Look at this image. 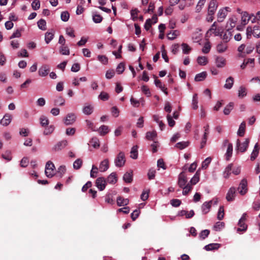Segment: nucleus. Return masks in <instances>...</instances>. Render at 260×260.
I'll list each match as a JSON object with an SVG mask.
<instances>
[{
    "mask_svg": "<svg viewBox=\"0 0 260 260\" xmlns=\"http://www.w3.org/2000/svg\"><path fill=\"white\" fill-rule=\"evenodd\" d=\"M90 142L94 148H98L100 147V142L97 138H92Z\"/></svg>",
    "mask_w": 260,
    "mask_h": 260,
    "instance_id": "nucleus-58",
    "label": "nucleus"
},
{
    "mask_svg": "<svg viewBox=\"0 0 260 260\" xmlns=\"http://www.w3.org/2000/svg\"><path fill=\"white\" fill-rule=\"evenodd\" d=\"M246 214L244 213L239 219L238 222V225L239 226V228L237 230V232H245L246 231L247 226L245 223L246 220Z\"/></svg>",
    "mask_w": 260,
    "mask_h": 260,
    "instance_id": "nucleus-9",
    "label": "nucleus"
},
{
    "mask_svg": "<svg viewBox=\"0 0 260 260\" xmlns=\"http://www.w3.org/2000/svg\"><path fill=\"white\" fill-rule=\"evenodd\" d=\"M109 168V161L108 159L106 158L102 161L98 169L101 172H106Z\"/></svg>",
    "mask_w": 260,
    "mask_h": 260,
    "instance_id": "nucleus-20",
    "label": "nucleus"
},
{
    "mask_svg": "<svg viewBox=\"0 0 260 260\" xmlns=\"http://www.w3.org/2000/svg\"><path fill=\"white\" fill-rule=\"evenodd\" d=\"M211 158L210 157H208L206 158L202 164L201 168L203 169H206L208 168L209 165L210 164L211 161Z\"/></svg>",
    "mask_w": 260,
    "mask_h": 260,
    "instance_id": "nucleus-57",
    "label": "nucleus"
},
{
    "mask_svg": "<svg viewBox=\"0 0 260 260\" xmlns=\"http://www.w3.org/2000/svg\"><path fill=\"white\" fill-rule=\"evenodd\" d=\"M234 84V78L232 77H230L226 79L225 84L224 85V87L227 89H230L232 88Z\"/></svg>",
    "mask_w": 260,
    "mask_h": 260,
    "instance_id": "nucleus-38",
    "label": "nucleus"
},
{
    "mask_svg": "<svg viewBox=\"0 0 260 260\" xmlns=\"http://www.w3.org/2000/svg\"><path fill=\"white\" fill-rule=\"evenodd\" d=\"M93 111V107L90 105H85L82 109L83 113L87 115H90Z\"/></svg>",
    "mask_w": 260,
    "mask_h": 260,
    "instance_id": "nucleus-33",
    "label": "nucleus"
},
{
    "mask_svg": "<svg viewBox=\"0 0 260 260\" xmlns=\"http://www.w3.org/2000/svg\"><path fill=\"white\" fill-rule=\"evenodd\" d=\"M60 53L62 55H69L70 50L68 46L61 45L59 48Z\"/></svg>",
    "mask_w": 260,
    "mask_h": 260,
    "instance_id": "nucleus-55",
    "label": "nucleus"
},
{
    "mask_svg": "<svg viewBox=\"0 0 260 260\" xmlns=\"http://www.w3.org/2000/svg\"><path fill=\"white\" fill-rule=\"evenodd\" d=\"M98 168L95 165H93L92 166V169L90 171V177L92 178H95L97 176L98 173Z\"/></svg>",
    "mask_w": 260,
    "mask_h": 260,
    "instance_id": "nucleus-56",
    "label": "nucleus"
},
{
    "mask_svg": "<svg viewBox=\"0 0 260 260\" xmlns=\"http://www.w3.org/2000/svg\"><path fill=\"white\" fill-rule=\"evenodd\" d=\"M231 8L225 7L220 9L217 14V20L218 22H222L228 15V12L231 11Z\"/></svg>",
    "mask_w": 260,
    "mask_h": 260,
    "instance_id": "nucleus-8",
    "label": "nucleus"
},
{
    "mask_svg": "<svg viewBox=\"0 0 260 260\" xmlns=\"http://www.w3.org/2000/svg\"><path fill=\"white\" fill-rule=\"evenodd\" d=\"M246 127V123L244 121H243L240 125L238 131L237 132L238 136L240 137H243L245 134Z\"/></svg>",
    "mask_w": 260,
    "mask_h": 260,
    "instance_id": "nucleus-36",
    "label": "nucleus"
},
{
    "mask_svg": "<svg viewBox=\"0 0 260 260\" xmlns=\"http://www.w3.org/2000/svg\"><path fill=\"white\" fill-rule=\"evenodd\" d=\"M217 8V3L216 0H211L208 6V12L210 14H214Z\"/></svg>",
    "mask_w": 260,
    "mask_h": 260,
    "instance_id": "nucleus-26",
    "label": "nucleus"
},
{
    "mask_svg": "<svg viewBox=\"0 0 260 260\" xmlns=\"http://www.w3.org/2000/svg\"><path fill=\"white\" fill-rule=\"evenodd\" d=\"M233 36V31L231 29L228 28L225 31H224L222 36H221V39L225 43H228L230 41Z\"/></svg>",
    "mask_w": 260,
    "mask_h": 260,
    "instance_id": "nucleus-16",
    "label": "nucleus"
},
{
    "mask_svg": "<svg viewBox=\"0 0 260 260\" xmlns=\"http://www.w3.org/2000/svg\"><path fill=\"white\" fill-rule=\"evenodd\" d=\"M68 142L67 140H63L60 142H58L56 144H55L53 149L55 151H59L64 148L66 146H67Z\"/></svg>",
    "mask_w": 260,
    "mask_h": 260,
    "instance_id": "nucleus-28",
    "label": "nucleus"
},
{
    "mask_svg": "<svg viewBox=\"0 0 260 260\" xmlns=\"http://www.w3.org/2000/svg\"><path fill=\"white\" fill-rule=\"evenodd\" d=\"M238 190L239 193L242 196H243L247 193L248 190L247 181L245 179H243L241 180L238 188Z\"/></svg>",
    "mask_w": 260,
    "mask_h": 260,
    "instance_id": "nucleus-11",
    "label": "nucleus"
},
{
    "mask_svg": "<svg viewBox=\"0 0 260 260\" xmlns=\"http://www.w3.org/2000/svg\"><path fill=\"white\" fill-rule=\"evenodd\" d=\"M92 20L95 23H99L102 22L103 17L99 14H93Z\"/></svg>",
    "mask_w": 260,
    "mask_h": 260,
    "instance_id": "nucleus-64",
    "label": "nucleus"
},
{
    "mask_svg": "<svg viewBox=\"0 0 260 260\" xmlns=\"http://www.w3.org/2000/svg\"><path fill=\"white\" fill-rule=\"evenodd\" d=\"M82 165V161L81 159H76L73 163V168L74 169H79Z\"/></svg>",
    "mask_w": 260,
    "mask_h": 260,
    "instance_id": "nucleus-62",
    "label": "nucleus"
},
{
    "mask_svg": "<svg viewBox=\"0 0 260 260\" xmlns=\"http://www.w3.org/2000/svg\"><path fill=\"white\" fill-rule=\"evenodd\" d=\"M207 76V74L206 72H202L196 75L194 80L196 81H202L206 78Z\"/></svg>",
    "mask_w": 260,
    "mask_h": 260,
    "instance_id": "nucleus-40",
    "label": "nucleus"
},
{
    "mask_svg": "<svg viewBox=\"0 0 260 260\" xmlns=\"http://www.w3.org/2000/svg\"><path fill=\"white\" fill-rule=\"evenodd\" d=\"M223 145L227 146L226 151L225 154L226 160H229L233 154V145L232 143L229 142L228 140H225L223 141Z\"/></svg>",
    "mask_w": 260,
    "mask_h": 260,
    "instance_id": "nucleus-10",
    "label": "nucleus"
},
{
    "mask_svg": "<svg viewBox=\"0 0 260 260\" xmlns=\"http://www.w3.org/2000/svg\"><path fill=\"white\" fill-rule=\"evenodd\" d=\"M66 172V168L64 166H60L57 171L56 175L59 178L62 177Z\"/></svg>",
    "mask_w": 260,
    "mask_h": 260,
    "instance_id": "nucleus-46",
    "label": "nucleus"
},
{
    "mask_svg": "<svg viewBox=\"0 0 260 260\" xmlns=\"http://www.w3.org/2000/svg\"><path fill=\"white\" fill-rule=\"evenodd\" d=\"M77 116L74 113H68L63 119L65 125H70L73 124L76 121Z\"/></svg>",
    "mask_w": 260,
    "mask_h": 260,
    "instance_id": "nucleus-6",
    "label": "nucleus"
},
{
    "mask_svg": "<svg viewBox=\"0 0 260 260\" xmlns=\"http://www.w3.org/2000/svg\"><path fill=\"white\" fill-rule=\"evenodd\" d=\"M233 167V164H229L226 168L223 173V176L224 178H228L230 177V175L231 174V171L232 170Z\"/></svg>",
    "mask_w": 260,
    "mask_h": 260,
    "instance_id": "nucleus-31",
    "label": "nucleus"
},
{
    "mask_svg": "<svg viewBox=\"0 0 260 260\" xmlns=\"http://www.w3.org/2000/svg\"><path fill=\"white\" fill-rule=\"evenodd\" d=\"M220 244L218 243H211L206 245L204 249L206 251H211L218 249L220 247Z\"/></svg>",
    "mask_w": 260,
    "mask_h": 260,
    "instance_id": "nucleus-32",
    "label": "nucleus"
},
{
    "mask_svg": "<svg viewBox=\"0 0 260 260\" xmlns=\"http://www.w3.org/2000/svg\"><path fill=\"white\" fill-rule=\"evenodd\" d=\"M191 106L193 109L196 110L198 108V97L197 93H194L192 96Z\"/></svg>",
    "mask_w": 260,
    "mask_h": 260,
    "instance_id": "nucleus-43",
    "label": "nucleus"
},
{
    "mask_svg": "<svg viewBox=\"0 0 260 260\" xmlns=\"http://www.w3.org/2000/svg\"><path fill=\"white\" fill-rule=\"evenodd\" d=\"M55 166L51 161L47 162L45 166V174L48 178L52 177L55 174Z\"/></svg>",
    "mask_w": 260,
    "mask_h": 260,
    "instance_id": "nucleus-4",
    "label": "nucleus"
},
{
    "mask_svg": "<svg viewBox=\"0 0 260 260\" xmlns=\"http://www.w3.org/2000/svg\"><path fill=\"white\" fill-rule=\"evenodd\" d=\"M249 143V140L248 139H246L242 143H241L240 140L238 139L236 143V150L241 152H245L248 147Z\"/></svg>",
    "mask_w": 260,
    "mask_h": 260,
    "instance_id": "nucleus-5",
    "label": "nucleus"
},
{
    "mask_svg": "<svg viewBox=\"0 0 260 260\" xmlns=\"http://www.w3.org/2000/svg\"><path fill=\"white\" fill-rule=\"evenodd\" d=\"M227 43L220 42L216 46V50L219 53H222L226 51L228 49Z\"/></svg>",
    "mask_w": 260,
    "mask_h": 260,
    "instance_id": "nucleus-27",
    "label": "nucleus"
},
{
    "mask_svg": "<svg viewBox=\"0 0 260 260\" xmlns=\"http://www.w3.org/2000/svg\"><path fill=\"white\" fill-rule=\"evenodd\" d=\"M212 204V201L205 202L203 204L201 208L203 214H206L210 211Z\"/></svg>",
    "mask_w": 260,
    "mask_h": 260,
    "instance_id": "nucleus-25",
    "label": "nucleus"
},
{
    "mask_svg": "<svg viewBox=\"0 0 260 260\" xmlns=\"http://www.w3.org/2000/svg\"><path fill=\"white\" fill-rule=\"evenodd\" d=\"M54 38V34L52 32H47L45 36V41L47 44H49Z\"/></svg>",
    "mask_w": 260,
    "mask_h": 260,
    "instance_id": "nucleus-52",
    "label": "nucleus"
},
{
    "mask_svg": "<svg viewBox=\"0 0 260 260\" xmlns=\"http://www.w3.org/2000/svg\"><path fill=\"white\" fill-rule=\"evenodd\" d=\"M98 59L103 64H107L108 62V59L105 55H99Z\"/></svg>",
    "mask_w": 260,
    "mask_h": 260,
    "instance_id": "nucleus-63",
    "label": "nucleus"
},
{
    "mask_svg": "<svg viewBox=\"0 0 260 260\" xmlns=\"http://www.w3.org/2000/svg\"><path fill=\"white\" fill-rule=\"evenodd\" d=\"M254 48L255 46L253 44H242L238 47V51L241 53L248 54L252 53Z\"/></svg>",
    "mask_w": 260,
    "mask_h": 260,
    "instance_id": "nucleus-2",
    "label": "nucleus"
},
{
    "mask_svg": "<svg viewBox=\"0 0 260 260\" xmlns=\"http://www.w3.org/2000/svg\"><path fill=\"white\" fill-rule=\"evenodd\" d=\"M138 146L137 145L134 146L131 149L130 157L133 159H137L138 157Z\"/></svg>",
    "mask_w": 260,
    "mask_h": 260,
    "instance_id": "nucleus-44",
    "label": "nucleus"
},
{
    "mask_svg": "<svg viewBox=\"0 0 260 260\" xmlns=\"http://www.w3.org/2000/svg\"><path fill=\"white\" fill-rule=\"evenodd\" d=\"M65 103L64 99L61 96L56 97L54 100V104L56 106H63Z\"/></svg>",
    "mask_w": 260,
    "mask_h": 260,
    "instance_id": "nucleus-45",
    "label": "nucleus"
},
{
    "mask_svg": "<svg viewBox=\"0 0 260 260\" xmlns=\"http://www.w3.org/2000/svg\"><path fill=\"white\" fill-rule=\"evenodd\" d=\"M188 145V143L187 142H178L177 143L176 145H175V147H177V148H179V149H184L185 148L187 147Z\"/></svg>",
    "mask_w": 260,
    "mask_h": 260,
    "instance_id": "nucleus-60",
    "label": "nucleus"
},
{
    "mask_svg": "<svg viewBox=\"0 0 260 260\" xmlns=\"http://www.w3.org/2000/svg\"><path fill=\"white\" fill-rule=\"evenodd\" d=\"M12 121V116L10 114H6L1 119L0 123L3 126L8 125Z\"/></svg>",
    "mask_w": 260,
    "mask_h": 260,
    "instance_id": "nucleus-24",
    "label": "nucleus"
},
{
    "mask_svg": "<svg viewBox=\"0 0 260 260\" xmlns=\"http://www.w3.org/2000/svg\"><path fill=\"white\" fill-rule=\"evenodd\" d=\"M117 178L115 172L111 173L108 177L106 182L110 184H114L117 182Z\"/></svg>",
    "mask_w": 260,
    "mask_h": 260,
    "instance_id": "nucleus-29",
    "label": "nucleus"
},
{
    "mask_svg": "<svg viewBox=\"0 0 260 260\" xmlns=\"http://www.w3.org/2000/svg\"><path fill=\"white\" fill-rule=\"evenodd\" d=\"M208 33L213 34L215 36H222L221 30L219 28H217L215 25V22L212 25L210 29L208 30Z\"/></svg>",
    "mask_w": 260,
    "mask_h": 260,
    "instance_id": "nucleus-23",
    "label": "nucleus"
},
{
    "mask_svg": "<svg viewBox=\"0 0 260 260\" xmlns=\"http://www.w3.org/2000/svg\"><path fill=\"white\" fill-rule=\"evenodd\" d=\"M181 47L182 49L183 53L185 54H189L191 50V48L190 46H189V45L186 43H182L181 44Z\"/></svg>",
    "mask_w": 260,
    "mask_h": 260,
    "instance_id": "nucleus-50",
    "label": "nucleus"
},
{
    "mask_svg": "<svg viewBox=\"0 0 260 260\" xmlns=\"http://www.w3.org/2000/svg\"><path fill=\"white\" fill-rule=\"evenodd\" d=\"M215 64L217 68H223L226 64V60L222 56H217L215 60Z\"/></svg>",
    "mask_w": 260,
    "mask_h": 260,
    "instance_id": "nucleus-21",
    "label": "nucleus"
},
{
    "mask_svg": "<svg viewBox=\"0 0 260 260\" xmlns=\"http://www.w3.org/2000/svg\"><path fill=\"white\" fill-rule=\"evenodd\" d=\"M106 180L104 177H99L95 181L97 188L100 190H103L106 186Z\"/></svg>",
    "mask_w": 260,
    "mask_h": 260,
    "instance_id": "nucleus-12",
    "label": "nucleus"
},
{
    "mask_svg": "<svg viewBox=\"0 0 260 260\" xmlns=\"http://www.w3.org/2000/svg\"><path fill=\"white\" fill-rule=\"evenodd\" d=\"M70 18V14L67 11H63L61 13L60 18L61 20L63 22H67L69 20Z\"/></svg>",
    "mask_w": 260,
    "mask_h": 260,
    "instance_id": "nucleus-54",
    "label": "nucleus"
},
{
    "mask_svg": "<svg viewBox=\"0 0 260 260\" xmlns=\"http://www.w3.org/2000/svg\"><path fill=\"white\" fill-rule=\"evenodd\" d=\"M181 188L182 189L183 195L186 196L192 190V186L189 183H187L186 186L181 187Z\"/></svg>",
    "mask_w": 260,
    "mask_h": 260,
    "instance_id": "nucleus-42",
    "label": "nucleus"
},
{
    "mask_svg": "<svg viewBox=\"0 0 260 260\" xmlns=\"http://www.w3.org/2000/svg\"><path fill=\"white\" fill-rule=\"evenodd\" d=\"M124 181L126 183H131L133 180L132 171L125 173L123 177Z\"/></svg>",
    "mask_w": 260,
    "mask_h": 260,
    "instance_id": "nucleus-39",
    "label": "nucleus"
},
{
    "mask_svg": "<svg viewBox=\"0 0 260 260\" xmlns=\"http://www.w3.org/2000/svg\"><path fill=\"white\" fill-rule=\"evenodd\" d=\"M125 161L124 153L120 151L114 159V164L117 167H122L124 166Z\"/></svg>",
    "mask_w": 260,
    "mask_h": 260,
    "instance_id": "nucleus-3",
    "label": "nucleus"
},
{
    "mask_svg": "<svg viewBox=\"0 0 260 260\" xmlns=\"http://www.w3.org/2000/svg\"><path fill=\"white\" fill-rule=\"evenodd\" d=\"M247 94V89L246 88L241 86L239 87L238 90V96L240 98H242L246 96Z\"/></svg>",
    "mask_w": 260,
    "mask_h": 260,
    "instance_id": "nucleus-48",
    "label": "nucleus"
},
{
    "mask_svg": "<svg viewBox=\"0 0 260 260\" xmlns=\"http://www.w3.org/2000/svg\"><path fill=\"white\" fill-rule=\"evenodd\" d=\"M201 29L200 28H197L196 30L193 32L192 35V40L194 43H199L202 40V35L200 32Z\"/></svg>",
    "mask_w": 260,
    "mask_h": 260,
    "instance_id": "nucleus-17",
    "label": "nucleus"
},
{
    "mask_svg": "<svg viewBox=\"0 0 260 260\" xmlns=\"http://www.w3.org/2000/svg\"><path fill=\"white\" fill-rule=\"evenodd\" d=\"M258 153H259V148H258V144L256 143L255 145V146L254 147V149L251 154L250 159L251 160H254L257 156Z\"/></svg>",
    "mask_w": 260,
    "mask_h": 260,
    "instance_id": "nucleus-37",
    "label": "nucleus"
},
{
    "mask_svg": "<svg viewBox=\"0 0 260 260\" xmlns=\"http://www.w3.org/2000/svg\"><path fill=\"white\" fill-rule=\"evenodd\" d=\"M129 200L127 199H124L121 197L117 198V204L118 206H124L128 204Z\"/></svg>",
    "mask_w": 260,
    "mask_h": 260,
    "instance_id": "nucleus-35",
    "label": "nucleus"
},
{
    "mask_svg": "<svg viewBox=\"0 0 260 260\" xmlns=\"http://www.w3.org/2000/svg\"><path fill=\"white\" fill-rule=\"evenodd\" d=\"M50 71L49 66L47 64L42 65L39 69L38 74L40 77H46Z\"/></svg>",
    "mask_w": 260,
    "mask_h": 260,
    "instance_id": "nucleus-13",
    "label": "nucleus"
},
{
    "mask_svg": "<svg viewBox=\"0 0 260 260\" xmlns=\"http://www.w3.org/2000/svg\"><path fill=\"white\" fill-rule=\"evenodd\" d=\"M180 32L178 30H174L170 31L167 34V38L169 40H173L180 36Z\"/></svg>",
    "mask_w": 260,
    "mask_h": 260,
    "instance_id": "nucleus-30",
    "label": "nucleus"
},
{
    "mask_svg": "<svg viewBox=\"0 0 260 260\" xmlns=\"http://www.w3.org/2000/svg\"><path fill=\"white\" fill-rule=\"evenodd\" d=\"M233 107H234V103L232 102L230 103L224 108V109L223 110V113L226 115H229L230 113L232 110L233 109Z\"/></svg>",
    "mask_w": 260,
    "mask_h": 260,
    "instance_id": "nucleus-49",
    "label": "nucleus"
},
{
    "mask_svg": "<svg viewBox=\"0 0 260 260\" xmlns=\"http://www.w3.org/2000/svg\"><path fill=\"white\" fill-rule=\"evenodd\" d=\"M198 63L200 66H206L208 62V58L204 56H199L197 59Z\"/></svg>",
    "mask_w": 260,
    "mask_h": 260,
    "instance_id": "nucleus-34",
    "label": "nucleus"
},
{
    "mask_svg": "<svg viewBox=\"0 0 260 260\" xmlns=\"http://www.w3.org/2000/svg\"><path fill=\"white\" fill-rule=\"evenodd\" d=\"M236 193V188L234 187H231L228 190L226 199L228 202H232L234 200Z\"/></svg>",
    "mask_w": 260,
    "mask_h": 260,
    "instance_id": "nucleus-15",
    "label": "nucleus"
},
{
    "mask_svg": "<svg viewBox=\"0 0 260 260\" xmlns=\"http://www.w3.org/2000/svg\"><path fill=\"white\" fill-rule=\"evenodd\" d=\"M98 131L101 135H105L109 132L108 126L105 125L100 126Z\"/></svg>",
    "mask_w": 260,
    "mask_h": 260,
    "instance_id": "nucleus-47",
    "label": "nucleus"
},
{
    "mask_svg": "<svg viewBox=\"0 0 260 260\" xmlns=\"http://www.w3.org/2000/svg\"><path fill=\"white\" fill-rule=\"evenodd\" d=\"M211 49V45L209 42H207L204 44L203 48H202V52L205 54L209 53Z\"/></svg>",
    "mask_w": 260,
    "mask_h": 260,
    "instance_id": "nucleus-59",
    "label": "nucleus"
},
{
    "mask_svg": "<svg viewBox=\"0 0 260 260\" xmlns=\"http://www.w3.org/2000/svg\"><path fill=\"white\" fill-rule=\"evenodd\" d=\"M252 18L251 14L249 15L247 12L244 11L242 13L241 24L242 25L244 26L246 25L250 19Z\"/></svg>",
    "mask_w": 260,
    "mask_h": 260,
    "instance_id": "nucleus-18",
    "label": "nucleus"
},
{
    "mask_svg": "<svg viewBox=\"0 0 260 260\" xmlns=\"http://www.w3.org/2000/svg\"><path fill=\"white\" fill-rule=\"evenodd\" d=\"M156 136L157 133L155 131L152 132H148L146 134V138L148 140L154 141V139Z\"/></svg>",
    "mask_w": 260,
    "mask_h": 260,
    "instance_id": "nucleus-41",
    "label": "nucleus"
},
{
    "mask_svg": "<svg viewBox=\"0 0 260 260\" xmlns=\"http://www.w3.org/2000/svg\"><path fill=\"white\" fill-rule=\"evenodd\" d=\"M238 18L235 15H233L229 18L226 23V27L231 29L235 27L237 23Z\"/></svg>",
    "mask_w": 260,
    "mask_h": 260,
    "instance_id": "nucleus-14",
    "label": "nucleus"
},
{
    "mask_svg": "<svg viewBox=\"0 0 260 260\" xmlns=\"http://www.w3.org/2000/svg\"><path fill=\"white\" fill-rule=\"evenodd\" d=\"M224 227V223L221 221L217 222L213 226V229L216 231H220Z\"/></svg>",
    "mask_w": 260,
    "mask_h": 260,
    "instance_id": "nucleus-51",
    "label": "nucleus"
},
{
    "mask_svg": "<svg viewBox=\"0 0 260 260\" xmlns=\"http://www.w3.org/2000/svg\"><path fill=\"white\" fill-rule=\"evenodd\" d=\"M253 35L255 38L260 37V27L258 25L253 27L248 26L246 29V35L248 38Z\"/></svg>",
    "mask_w": 260,
    "mask_h": 260,
    "instance_id": "nucleus-1",
    "label": "nucleus"
},
{
    "mask_svg": "<svg viewBox=\"0 0 260 260\" xmlns=\"http://www.w3.org/2000/svg\"><path fill=\"white\" fill-rule=\"evenodd\" d=\"M40 123L42 126H46L49 124L48 119L45 116H42L40 118Z\"/></svg>",
    "mask_w": 260,
    "mask_h": 260,
    "instance_id": "nucleus-61",
    "label": "nucleus"
},
{
    "mask_svg": "<svg viewBox=\"0 0 260 260\" xmlns=\"http://www.w3.org/2000/svg\"><path fill=\"white\" fill-rule=\"evenodd\" d=\"M154 84L155 86L159 88L165 94L168 95L167 88L166 87L165 84H164L160 80L157 79L156 77L154 80Z\"/></svg>",
    "mask_w": 260,
    "mask_h": 260,
    "instance_id": "nucleus-22",
    "label": "nucleus"
},
{
    "mask_svg": "<svg viewBox=\"0 0 260 260\" xmlns=\"http://www.w3.org/2000/svg\"><path fill=\"white\" fill-rule=\"evenodd\" d=\"M188 183L187 175L184 172H181L178 175V185L181 188L186 185Z\"/></svg>",
    "mask_w": 260,
    "mask_h": 260,
    "instance_id": "nucleus-7",
    "label": "nucleus"
},
{
    "mask_svg": "<svg viewBox=\"0 0 260 260\" xmlns=\"http://www.w3.org/2000/svg\"><path fill=\"white\" fill-rule=\"evenodd\" d=\"M193 3L194 0H180L178 7L180 10H182L186 7L191 6Z\"/></svg>",
    "mask_w": 260,
    "mask_h": 260,
    "instance_id": "nucleus-19",
    "label": "nucleus"
},
{
    "mask_svg": "<svg viewBox=\"0 0 260 260\" xmlns=\"http://www.w3.org/2000/svg\"><path fill=\"white\" fill-rule=\"evenodd\" d=\"M251 16L252 17H253V18L251 19V22H257L258 24L260 25V11L257 12L255 15H254L253 14H251Z\"/></svg>",
    "mask_w": 260,
    "mask_h": 260,
    "instance_id": "nucleus-53",
    "label": "nucleus"
}]
</instances>
